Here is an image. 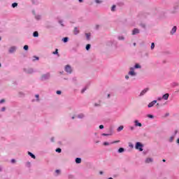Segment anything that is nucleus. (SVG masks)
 <instances>
[{
    "label": "nucleus",
    "instance_id": "obj_17",
    "mask_svg": "<svg viewBox=\"0 0 179 179\" xmlns=\"http://www.w3.org/2000/svg\"><path fill=\"white\" fill-rule=\"evenodd\" d=\"M124 129V126H120L117 129V131L120 132V131H122Z\"/></svg>",
    "mask_w": 179,
    "mask_h": 179
},
{
    "label": "nucleus",
    "instance_id": "obj_16",
    "mask_svg": "<svg viewBox=\"0 0 179 179\" xmlns=\"http://www.w3.org/2000/svg\"><path fill=\"white\" fill-rule=\"evenodd\" d=\"M34 37H38V31H34L33 34Z\"/></svg>",
    "mask_w": 179,
    "mask_h": 179
},
{
    "label": "nucleus",
    "instance_id": "obj_38",
    "mask_svg": "<svg viewBox=\"0 0 179 179\" xmlns=\"http://www.w3.org/2000/svg\"><path fill=\"white\" fill-rule=\"evenodd\" d=\"M141 26L143 28L146 27V26L145 25V24H141Z\"/></svg>",
    "mask_w": 179,
    "mask_h": 179
},
{
    "label": "nucleus",
    "instance_id": "obj_48",
    "mask_svg": "<svg viewBox=\"0 0 179 179\" xmlns=\"http://www.w3.org/2000/svg\"><path fill=\"white\" fill-rule=\"evenodd\" d=\"M36 99H38L39 95H38V94H36Z\"/></svg>",
    "mask_w": 179,
    "mask_h": 179
},
{
    "label": "nucleus",
    "instance_id": "obj_26",
    "mask_svg": "<svg viewBox=\"0 0 179 179\" xmlns=\"http://www.w3.org/2000/svg\"><path fill=\"white\" fill-rule=\"evenodd\" d=\"M112 12H114L115 10V5H113L111 8Z\"/></svg>",
    "mask_w": 179,
    "mask_h": 179
},
{
    "label": "nucleus",
    "instance_id": "obj_58",
    "mask_svg": "<svg viewBox=\"0 0 179 179\" xmlns=\"http://www.w3.org/2000/svg\"><path fill=\"white\" fill-rule=\"evenodd\" d=\"M72 119L74 120V119H75V117H73Z\"/></svg>",
    "mask_w": 179,
    "mask_h": 179
},
{
    "label": "nucleus",
    "instance_id": "obj_35",
    "mask_svg": "<svg viewBox=\"0 0 179 179\" xmlns=\"http://www.w3.org/2000/svg\"><path fill=\"white\" fill-rule=\"evenodd\" d=\"M104 128V126L103 125V124H101L100 126H99V129H103Z\"/></svg>",
    "mask_w": 179,
    "mask_h": 179
},
{
    "label": "nucleus",
    "instance_id": "obj_62",
    "mask_svg": "<svg viewBox=\"0 0 179 179\" xmlns=\"http://www.w3.org/2000/svg\"><path fill=\"white\" fill-rule=\"evenodd\" d=\"M0 68H1V63H0Z\"/></svg>",
    "mask_w": 179,
    "mask_h": 179
},
{
    "label": "nucleus",
    "instance_id": "obj_12",
    "mask_svg": "<svg viewBox=\"0 0 179 179\" xmlns=\"http://www.w3.org/2000/svg\"><path fill=\"white\" fill-rule=\"evenodd\" d=\"M28 155H29V156H31V157L32 159H36V155H33V153H31V152H28Z\"/></svg>",
    "mask_w": 179,
    "mask_h": 179
},
{
    "label": "nucleus",
    "instance_id": "obj_31",
    "mask_svg": "<svg viewBox=\"0 0 179 179\" xmlns=\"http://www.w3.org/2000/svg\"><path fill=\"white\" fill-rule=\"evenodd\" d=\"M84 115L83 114H80L78 116V118H83Z\"/></svg>",
    "mask_w": 179,
    "mask_h": 179
},
{
    "label": "nucleus",
    "instance_id": "obj_32",
    "mask_svg": "<svg viewBox=\"0 0 179 179\" xmlns=\"http://www.w3.org/2000/svg\"><path fill=\"white\" fill-rule=\"evenodd\" d=\"M96 3H101V1L100 0H95Z\"/></svg>",
    "mask_w": 179,
    "mask_h": 179
},
{
    "label": "nucleus",
    "instance_id": "obj_8",
    "mask_svg": "<svg viewBox=\"0 0 179 179\" xmlns=\"http://www.w3.org/2000/svg\"><path fill=\"white\" fill-rule=\"evenodd\" d=\"M135 34H139V29L135 28L132 31V35L135 36Z\"/></svg>",
    "mask_w": 179,
    "mask_h": 179
},
{
    "label": "nucleus",
    "instance_id": "obj_39",
    "mask_svg": "<svg viewBox=\"0 0 179 179\" xmlns=\"http://www.w3.org/2000/svg\"><path fill=\"white\" fill-rule=\"evenodd\" d=\"M173 139H174V137H171V138H170V142H171L172 141H173Z\"/></svg>",
    "mask_w": 179,
    "mask_h": 179
},
{
    "label": "nucleus",
    "instance_id": "obj_10",
    "mask_svg": "<svg viewBox=\"0 0 179 179\" xmlns=\"http://www.w3.org/2000/svg\"><path fill=\"white\" fill-rule=\"evenodd\" d=\"M169 96L170 95L169 94H165L163 95L162 99H164V100H168Z\"/></svg>",
    "mask_w": 179,
    "mask_h": 179
},
{
    "label": "nucleus",
    "instance_id": "obj_36",
    "mask_svg": "<svg viewBox=\"0 0 179 179\" xmlns=\"http://www.w3.org/2000/svg\"><path fill=\"white\" fill-rule=\"evenodd\" d=\"M29 73H33V69H30L29 71Z\"/></svg>",
    "mask_w": 179,
    "mask_h": 179
},
{
    "label": "nucleus",
    "instance_id": "obj_27",
    "mask_svg": "<svg viewBox=\"0 0 179 179\" xmlns=\"http://www.w3.org/2000/svg\"><path fill=\"white\" fill-rule=\"evenodd\" d=\"M38 61V57H36V56H34V59H33V61Z\"/></svg>",
    "mask_w": 179,
    "mask_h": 179
},
{
    "label": "nucleus",
    "instance_id": "obj_29",
    "mask_svg": "<svg viewBox=\"0 0 179 179\" xmlns=\"http://www.w3.org/2000/svg\"><path fill=\"white\" fill-rule=\"evenodd\" d=\"M135 68H136V69H138L141 68V66H140L139 64H136V65H135Z\"/></svg>",
    "mask_w": 179,
    "mask_h": 179
},
{
    "label": "nucleus",
    "instance_id": "obj_53",
    "mask_svg": "<svg viewBox=\"0 0 179 179\" xmlns=\"http://www.w3.org/2000/svg\"><path fill=\"white\" fill-rule=\"evenodd\" d=\"M162 162H166V159H163Z\"/></svg>",
    "mask_w": 179,
    "mask_h": 179
},
{
    "label": "nucleus",
    "instance_id": "obj_9",
    "mask_svg": "<svg viewBox=\"0 0 179 179\" xmlns=\"http://www.w3.org/2000/svg\"><path fill=\"white\" fill-rule=\"evenodd\" d=\"M176 31H177V27H176V26H174V27H173V29H171V34H174V33H176Z\"/></svg>",
    "mask_w": 179,
    "mask_h": 179
},
{
    "label": "nucleus",
    "instance_id": "obj_14",
    "mask_svg": "<svg viewBox=\"0 0 179 179\" xmlns=\"http://www.w3.org/2000/svg\"><path fill=\"white\" fill-rule=\"evenodd\" d=\"M153 162V159H152V158H147L145 160V163H150Z\"/></svg>",
    "mask_w": 179,
    "mask_h": 179
},
{
    "label": "nucleus",
    "instance_id": "obj_45",
    "mask_svg": "<svg viewBox=\"0 0 179 179\" xmlns=\"http://www.w3.org/2000/svg\"><path fill=\"white\" fill-rule=\"evenodd\" d=\"M119 40H124V37H120Z\"/></svg>",
    "mask_w": 179,
    "mask_h": 179
},
{
    "label": "nucleus",
    "instance_id": "obj_46",
    "mask_svg": "<svg viewBox=\"0 0 179 179\" xmlns=\"http://www.w3.org/2000/svg\"><path fill=\"white\" fill-rule=\"evenodd\" d=\"M125 78H126V79H129V76H125Z\"/></svg>",
    "mask_w": 179,
    "mask_h": 179
},
{
    "label": "nucleus",
    "instance_id": "obj_30",
    "mask_svg": "<svg viewBox=\"0 0 179 179\" xmlns=\"http://www.w3.org/2000/svg\"><path fill=\"white\" fill-rule=\"evenodd\" d=\"M109 135H111V134H102V136H109Z\"/></svg>",
    "mask_w": 179,
    "mask_h": 179
},
{
    "label": "nucleus",
    "instance_id": "obj_37",
    "mask_svg": "<svg viewBox=\"0 0 179 179\" xmlns=\"http://www.w3.org/2000/svg\"><path fill=\"white\" fill-rule=\"evenodd\" d=\"M103 145H104L105 146H108V145H109V143H107V142H105V143H103Z\"/></svg>",
    "mask_w": 179,
    "mask_h": 179
},
{
    "label": "nucleus",
    "instance_id": "obj_44",
    "mask_svg": "<svg viewBox=\"0 0 179 179\" xmlns=\"http://www.w3.org/2000/svg\"><path fill=\"white\" fill-rule=\"evenodd\" d=\"M130 129H131V131H134V127H130Z\"/></svg>",
    "mask_w": 179,
    "mask_h": 179
},
{
    "label": "nucleus",
    "instance_id": "obj_13",
    "mask_svg": "<svg viewBox=\"0 0 179 179\" xmlns=\"http://www.w3.org/2000/svg\"><path fill=\"white\" fill-rule=\"evenodd\" d=\"M74 34H79V31L78 30V27H75L73 30Z\"/></svg>",
    "mask_w": 179,
    "mask_h": 179
},
{
    "label": "nucleus",
    "instance_id": "obj_1",
    "mask_svg": "<svg viewBox=\"0 0 179 179\" xmlns=\"http://www.w3.org/2000/svg\"><path fill=\"white\" fill-rule=\"evenodd\" d=\"M142 144L139 142H137L136 144V149H138V150H140V152H143V148H142Z\"/></svg>",
    "mask_w": 179,
    "mask_h": 179
},
{
    "label": "nucleus",
    "instance_id": "obj_49",
    "mask_svg": "<svg viewBox=\"0 0 179 179\" xmlns=\"http://www.w3.org/2000/svg\"><path fill=\"white\" fill-rule=\"evenodd\" d=\"M11 162H12V163H15V159H12Z\"/></svg>",
    "mask_w": 179,
    "mask_h": 179
},
{
    "label": "nucleus",
    "instance_id": "obj_42",
    "mask_svg": "<svg viewBox=\"0 0 179 179\" xmlns=\"http://www.w3.org/2000/svg\"><path fill=\"white\" fill-rule=\"evenodd\" d=\"M86 90V89H83L82 91H81V93H85V91Z\"/></svg>",
    "mask_w": 179,
    "mask_h": 179
},
{
    "label": "nucleus",
    "instance_id": "obj_59",
    "mask_svg": "<svg viewBox=\"0 0 179 179\" xmlns=\"http://www.w3.org/2000/svg\"><path fill=\"white\" fill-rule=\"evenodd\" d=\"M2 170V169L0 167V171Z\"/></svg>",
    "mask_w": 179,
    "mask_h": 179
},
{
    "label": "nucleus",
    "instance_id": "obj_20",
    "mask_svg": "<svg viewBox=\"0 0 179 179\" xmlns=\"http://www.w3.org/2000/svg\"><path fill=\"white\" fill-rule=\"evenodd\" d=\"M85 36L87 37V40H90V34H86Z\"/></svg>",
    "mask_w": 179,
    "mask_h": 179
},
{
    "label": "nucleus",
    "instance_id": "obj_55",
    "mask_svg": "<svg viewBox=\"0 0 179 179\" xmlns=\"http://www.w3.org/2000/svg\"><path fill=\"white\" fill-rule=\"evenodd\" d=\"M108 97H110V94H108Z\"/></svg>",
    "mask_w": 179,
    "mask_h": 179
},
{
    "label": "nucleus",
    "instance_id": "obj_61",
    "mask_svg": "<svg viewBox=\"0 0 179 179\" xmlns=\"http://www.w3.org/2000/svg\"><path fill=\"white\" fill-rule=\"evenodd\" d=\"M95 106H99V105H97V104H95Z\"/></svg>",
    "mask_w": 179,
    "mask_h": 179
},
{
    "label": "nucleus",
    "instance_id": "obj_7",
    "mask_svg": "<svg viewBox=\"0 0 179 179\" xmlns=\"http://www.w3.org/2000/svg\"><path fill=\"white\" fill-rule=\"evenodd\" d=\"M135 127H142V123L139 122L138 120H134Z\"/></svg>",
    "mask_w": 179,
    "mask_h": 179
},
{
    "label": "nucleus",
    "instance_id": "obj_21",
    "mask_svg": "<svg viewBox=\"0 0 179 179\" xmlns=\"http://www.w3.org/2000/svg\"><path fill=\"white\" fill-rule=\"evenodd\" d=\"M54 55H58V49H56L55 52H52Z\"/></svg>",
    "mask_w": 179,
    "mask_h": 179
},
{
    "label": "nucleus",
    "instance_id": "obj_56",
    "mask_svg": "<svg viewBox=\"0 0 179 179\" xmlns=\"http://www.w3.org/2000/svg\"><path fill=\"white\" fill-rule=\"evenodd\" d=\"M100 174H103V172H102V171H101V172H100Z\"/></svg>",
    "mask_w": 179,
    "mask_h": 179
},
{
    "label": "nucleus",
    "instance_id": "obj_18",
    "mask_svg": "<svg viewBox=\"0 0 179 179\" xmlns=\"http://www.w3.org/2000/svg\"><path fill=\"white\" fill-rule=\"evenodd\" d=\"M124 150L123 148H119V150H118V152H119V153H122V152H124Z\"/></svg>",
    "mask_w": 179,
    "mask_h": 179
},
{
    "label": "nucleus",
    "instance_id": "obj_2",
    "mask_svg": "<svg viewBox=\"0 0 179 179\" xmlns=\"http://www.w3.org/2000/svg\"><path fill=\"white\" fill-rule=\"evenodd\" d=\"M65 71L66 72H67L68 73H72V67H71L69 65H66L65 66Z\"/></svg>",
    "mask_w": 179,
    "mask_h": 179
},
{
    "label": "nucleus",
    "instance_id": "obj_3",
    "mask_svg": "<svg viewBox=\"0 0 179 179\" xmlns=\"http://www.w3.org/2000/svg\"><path fill=\"white\" fill-rule=\"evenodd\" d=\"M149 91V88H145L140 93V96H144Z\"/></svg>",
    "mask_w": 179,
    "mask_h": 179
},
{
    "label": "nucleus",
    "instance_id": "obj_5",
    "mask_svg": "<svg viewBox=\"0 0 179 179\" xmlns=\"http://www.w3.org/2000/svg\"><path fill=\"white\" fill-rule=\"evenodd\" d=\"M157 103V101H156V100H154V101H152V102H150V103L148 104L149 108H150V107H153V106H154L155 104H156Z\"/></svg>",
    "mask_w": 179,
    "mask_h": 179
},
{
    "label": "nucleus",
    "instance_id": "obj_40",
    "mask_svg": "<svg viewBox=\"0 0 179 179\" xmlns=\"http://www.w3.org/2000/svg\"><path fill=\"white\" fill-rule=\"evenodd\" d=\"M57 94H61V91H57Z\"/></svg>",
    "mask_w": 179,
    "mask_h": 179
},
{
    "label": "nucleus",
    "instance_id": "obj_47",
    "mask_svg": "<svg viewBox=\"0 0 179 179\" xmlns=\"http://www.w3.org/2000/svg\"><path fill=\"white\" fill-rule=\"evenodd\" d=\"M118 142H120V141H114L113 143H118Z\"/></svg>",
    "mask_w": 179,
    "mask_h": 179
},
{
    "label": "nucleus",
    "instance_id": "obj_24",
    "mask_svg": "<svg viewBox=\"0 0 179 179\" xmlns=\"http://www.w3.org/2000/svg\"><path fill=\"white\" fill-rule=\"evenodd\" d=\"M12 6H13V8H16V6H17V3H13L12 4Z\"/></svg>",
    "mask_w": 179,
    "mask_h": 179
},
{
    "label": "nucleus",
    "instance_id": "obj_23",
    "mask_svg": "<svg viewBox=\"0 0 179 179\" xmlns=\"http://www.w3.org/2000/svg\"><path fill=\"white\" fill-rule=\"evenodd\" d=\"M24 50H25L26 51H27V50H29V45H25L24 46Z\"/></svg>",
    "mask_w": 179,
    "mask_h": 179
},
{
    "label": "nucleus",
    "instance_id": "obj_33",
    "mask_svg": "<svg viewBox=\"0 0 179 179\" xmlns=\"http://www.w3.org/2000/svg\"><path fill=\"white\" fill-rule=\"evenodd\" d=\"M148 118H153V115H148Z\"/></svg>",
    "mask_w": 179,
    "mask_h": 179
},
{
    "label": "nucleus",
    "instance_id": "obj_51",
    "mask_svg": "<svg viewBox=\"0 0 179 179\" xmlns=\"http://www.w3.org/2000/svg\"><path fill=\"white\" fill-rule=\"evenodd\" d=\"M177 143L179 144V138H178V140H177Z\"/></svg>",
    "mask_w": 179,
    "mask_h": 179
},
{
    "label": "nucleus",
    "instance_id": "obj_19",
    "mask_svg": "<svg viewBox=\"0 0 179 179\" xmlns=\"http://www.w3.org/2000/svg\"><path fill=\"white\" fill-rule=\"evenodd\" d=\"M62 41H64V43H68V37H65L62 39Z\"/></svg>",
    "mask_w": 179,
    "mask_h": 179
},
{
    "label": "nucleus",
    "instance_id": "obj_60",
    "mask_svg": "<svg viewBox=\"0 0 179 179\" xmlns=\"http://www.w3.org/2000/svg\"><path fill=\"white\" fill-rule=\"evenodd\" d=\"M136 45V43H134V45Z\"/></svg>",
    "mask_w": 179,
    "mask_h": 179
},
{
    "label": "nucleus",
    "instance_id": "obj_52",
    "mask_svg": "<svg viewBox=\"0 0 179 179\" xmlns=\"http://www.w3.org/2000/svg\"><path fill=\"white\" fill-rule=\"evenodd\" d=\"M78 1H79V2H83V0H78Z\"/></svg>",
    "mask_w": 179,
    "mask_h": 179
},
{
    "label": "nucleus",
    "instance_id": "obj_57",
    "mask_svg": "<svg viewBox=\"0 0 179 179\" xmlns=\"http://www.w3.org/2000/svg\"><path fill=\"white\" fill-rule=\"evenodd\" d=\"M1 40H2V38H1V37H0V41H1Z\"/></svg>",
    "mask_w": 179,
    "mask_h": 179
},
{
    "label": "nucleus",
    "instance_id": "obj_25",
    "mask_svg": "<svg viewBox=\"0 0 179 179\" xmlns=\"http://www.w3.org/2000/svg\"><path fill=\"white\" fill-rule=\"evenodd\" d=\"M155 49V43H152L151 44V50H154Z\"/></svg>",
    "mask_w": 179,
    "mask_h": 179
},
{
    "label": "nucleus",
    "instance_id": "obj_34",
    "mask_svg": "<svg viewBox=\"0 0 179 179\" xmlns=\"http://www.w3.org/2000/svg\"><path fill=\"white\" fill-rule=\"evenodd\" d=\"M2 103H5V99L0 100V104H2Z\"/></svg>",
    "mask_w": 179,
    "mask_h": 179
},
{
    "label": "nucleus",
    "instance_id": "obj_4",
    "mask_svg": "<svg viewBox=\"0 0 179 179\" xmlns=\"http://www.w3.org/2000/svg\"><path fill=\"white\" fill-rule=\"evenodd\" d=\"M130 71L129 72V75H131V76H135V71H134V68H130Z\"/></svg>",
    "mask_w": 179,
    "mask_h": 179
},
{
    "label": "nucleus",
    "instance_id": "obj_11",
    "mask_svg": "<svg viewBox=\"0 0 179 179\" xmlns=\"http://www.w3.org/2000/svg\"><path fill=\"white\" fill-rule=\"evenodd\" d=\"M76 163H77V164H79V163H82V159L76 158Z\"/></svg>",
    "mask_w": 179,
    "mask_h": 179
},
{
    "label": "nucleus",
    "instance_id": "obj_54",
    "mask_svg": "<svg viewBox=\"0 0 179 179\" xmlns=\"http://www.w3.org/2000/svg\"><path fill=\"white\" fill-rule=\"evenodd\" d=\"M96 29H99V25H96Z\"/></svg>",
    "mask_w": 179,
    "mask_h": 179
},
{
    "label": "nucleus",
    "instance_id": "obj_41",
    "mask_svg": "<svg viewBox=\"0 0 179 179\" xmlns=\"http://www.w3.org/2000/svg\"><path fill=\"white\" fill-rule=\"evenodd\" d=\"M56 173H57V174H59V173H60V171H59V170H56Z\"/></svg>",
    "mask_w": 179,
    "mask_h": 179
},
{
    "label": "nucleus",
    "instance_id": "obj_22",
    "mask_svg": "<svg viewBox=\"0 0 179 179\" xmlns=\"http://www.w3.org/2000/svg\"><path fill=\"white\" fill-rule=\"evenodd\" d=\"M86 50H87V51H89V50H90V44H87V45H86Z\"/></svg>",
    "mask_w": 179,
    "mask_h": 179
},
{
    "label": "nucleus",
    "instance_id": "obj_28",
    "mask_svg": "<svg viewBox=\"0 0 179 179\" xmlns=\"http://www.w3.org/2000/svg\"><path fill=\"white\" fill-rule=\"evenodd\" d=\"M56 152H57L58 153H61V152H62L61 148H57Z\"/></svg>",
    "mask_w": 179,
    "mask_h": 179
},
{
    "label": "nucleus",
    "instance_id": "obj_15",
    "mask_svg": "<svg viewBox=\"0 0 179 179\" xmlns=\"http://www.w3.org/2000/svg\"><path fill=\"white\" fill-rule=\"evenodd\" d=\"M50 78V74L44 75L42 76V79H46Z\"/></svg>",
    "mask_w": 179,
    "mask_h": 179
},
{
    "label": "nucleus",
    "instance_id": "obj_50",
    "mask_svg": "<svg viewBox=\"0 0 179 179\" xmlns=\"http://www.w3.org/2000/svg\"><path fill=\"white\" fill-rule=\"evenodd\" d=\"M52 142H54V138H51Z\"/></svg>",
    "mask_w": 179,
    "mask_h": 179
},
{
    "label": "nucleus",
    "instance_id": "obj_6",
    "mask_svg": "<svg viewBox=\"0 0 179 179\" xmlns=\"http://www.w3.org/2000/svg\"><path fill=\"white\" fill-rule=\"evenodd\" d=\"M15 51H16V47L13 46L11 48H10V49H9L10 54H13V52H14Z\"/></svg>",
    "mask_w": 179,
    "mask_h": 179
},
{
    "label": "nucleus",
    "instance_id": "obj_43",
    "mask_svg": "<svg viewBox=\"0 0 179 179\" xmlns=\"http://www.w3.org/2000/svg\"><path fill=\"white\" fill-rule=\"evenodd\" d=\"M5 110H6L5 107L1 108V111H5Z\"/></svg>",
    "mask_w": 179,
    "mask_h": 179
}]
</instances>
